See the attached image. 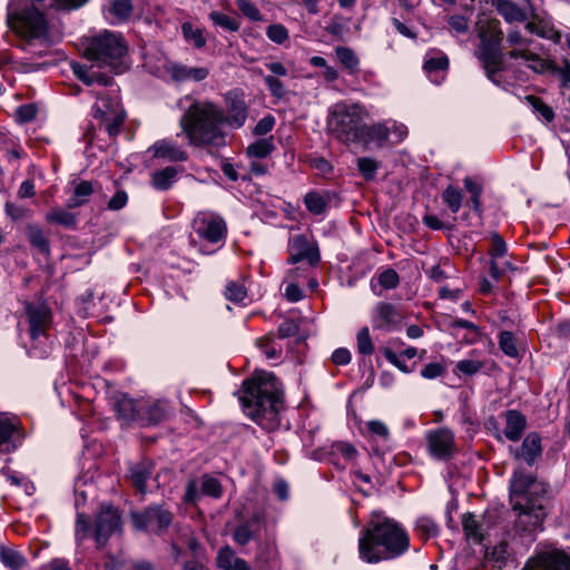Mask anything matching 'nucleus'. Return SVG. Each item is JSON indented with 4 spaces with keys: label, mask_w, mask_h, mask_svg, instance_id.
<instances>
[{
    "label": "nucleus",
    "mask_w": 570,
    "mask_h": 570,
    "mask_svg": "<svg viewBox=\"0 0 570 570\" xmlns=\"http://www.w3.org/2000/svg\"><path fill=\"white\" fill-rule=\"evenodd\" d=\"M226 109L212 100L194 99L179 118V127L188 145L208 151L227 145V134L223 125L232 129L244 126L248 117V106L243 94L230 90L225 94Z\"/></svg>",
    "instance_id": "1"
},
{
    "label": "nucleus",
    "mask_w": 570,
    "mask_h": 570,
    "mask_svg": "<svg viewBox=\"0 0 570 570\" xmlns=\"http://www.w3.org/2000/svg\"><path fill=\"white\" fill-rule=\"evenodd\" d=\"M240 402L245 414L262 429L268 432L278 429L283 389L274 374L258 372L245 380Z\"/></svg>",
    "instance_id": "2"
},
{
    "label": "nucleus",
    "mask_w": 570,
    "mask_h": 570,
    "mask_svg": "<svg viewBox=\"0 0 570 570\" xmlns=\"http://www.w3.org/2000/svg\"><path fill=\"white\" fill-rule=\"evenodd\" d=\"M546 487L531 473L521 469L513 472L510 483V503L515 513V528L532 533L542 529L546 519Z\"/></svg>",
    "instance_id": "3"
},
{
    "label": "nucleus",
    "mask_w": 570,
    "mask_h": 570,
    "mask_svg": "<svg viewBox=\"0 0 570 570\" xmlns=\"http://www.w3.org/2000/svg\"><path fill=\"white\" fill-rule=\"evenodd\" d=\"M409 548L407 533L390 519L371 522L358 540L360 557L367 563L397 558Z\"/></svg>",
    "instance_id": "4"
},
{
    "label": "nucleus",
    "mask_w": 570,
    "mask_h": 570,
    "mask_svg": "<svg viewBox=\"0 0 570 570\" xmlns=\"http://www.w3.org/2000/svg\"><path fill=\"white\" fill-rule=\"evenodd\" d=\"M8 21L21 37L19 48L32 57H42L48 52L50 40L48 21L29 0H18L8 7Z\"/></svg>",
    "instance_id": "5"
},
{
    "label": "nucleus",
    "mask_w": 570,
    "mask_h": 570,
    "mask_svg": "<svg viewBox=\"0 0 570 570\" xmlns=\"http://www.w3.org/2000/svg\"><path fill=\"white\" fill-rule=\"evenodd\" d=\"M82 47L83 55L88 60L108 66L116 72H122L126 69L122 59L127 55L128 47L121 35L104 30L85 38Z\"/></svg>",
    "instance_id": "6"
},
{
    "label": "nucleus",
    "mask_w": 570,
    "mask_h": 570,
    "mask_svg": "<svg viewBox=\"0 0 570 570\" xmlns=\"http://www.w3.org/2000/svg\"><path fill=\"white\" fill-rule=\"evenodd\" d=\"M122 532L120 511L111 504H102L96 513L94 524L85 513H78L76 519V538L82 541L91 535L97 549H104L112 534Z\"/></svg>",
    "instance_id": "7"
},
{
    "label": "nucleus",
    "mask_w": 570,
    "mask_h": 570,
    "mask_svg": "<svg viewBox=\"0 0 570 570\" xmlns=\"http://www.w3.org/2000/svg\"><path fill=\"white\" fill-rule=\"evenodd\" d=\"M326 125L328 132L344 144L363 141V109L358 104L333 105Z\"/></svg>",
    "instance_id": "8"
},
{
    "label": "nucleus",
    "mask_w": 570,
    "mask_h": 570,
    "mask_svg": "<svg viewBox=\"0 0 570 570\" xmlns=\"http://www.w3.org/2000/svg\"><path fill=\"white\" fill-rule=\"evenodd\" d=\"M134 530L154 535H163L173 523L174 514L161 505L153 504L139 511H131Z\"/></svg>",
    "instance_id": "9"
},
{
    "label": "nucleus",
    "mask_w": 570,
    "mask_h": 570,
    "mask_svg": "<svg viewBox=\"0 0 570 570\" xmlns=\"http://www.w3.org/2000/svg\"><path fill=\"white\" fill-rule=\"evenodd\" d=\"M94 118L99 120L111 139H115L125 122L126 111L117 97L100 95L92 107Z\"/></svg>",
    "instance_id": "10"
},
{
    "label": "nucleus",
    "mask_w": 570,
    "mask_h": 570,
    "mask_svg": "<svg viewBox=\"0 0 570 570\" xmlns=\"http://www.w3.org/2000/svg\"><path fill=\"white\" fill-rule=\"evenodd\" d=\"M475 55L481 62L488 79L499 86L501 81L497 78V73L503 70L501 43L490 40L480 41V46Z\"/></svg>",
    "instance_id": "11"
},
{
    "label": "nucleus",
    "mask_w": 570,
    "mask_h": 570,
    "mask_svg": "<svg viewBox=\"0 0 570 570\" xmlns=\"http://www.w3.org/2000/svg\"><path fill=\"white\" fill-rule=\"evenodd\" d=\"M522 570H570V557L558 549L538 551Z\"/></svg>",
    "instance_id": "12"
},
{
    "label": "nucleus",
    "mask_w": 570,
    "mask_h": 570,
    "mask_svg": "<svg viewBox=\"0 0 570 570\" xmlns=\"http://www.w3.org/2000/svg\"><path fill=\"white\" fill-rule=\"evenodd\" d=\"M194 229L200 238L213 244L224 240L227 234L225 220L214 214H199L194 219Z\"/></svg>",
    "instance_id": "13"
},
{
    "label": "nucleus",
    "mask_w": 570,
    "mask_h": 570,
    "mask_svg": "<svg viewBox=\"0 0 570 570\" xmlns=\"http://www.w3.org/2000/svg\"><path fill=\"white\" fill-rule=\"evenodd\" d=\"M29 324V334L33 342L40 338H48V331L52 323V315L46 305L27 303L24 306Z\"/></svg>",
    "instance_id": "14"
},
{
    "label": "nucleus",
    "mask_w": 570,
    "mask_h": 570,
    "mask_svg": "<svg viewBox=\"0 0 570 570\" xmlns=\"http://www.w3.org/2000/svg\"><path fill=\"white\" fill-rule=\"evenodd\" d=\"M403 318L404 313L399 305L379 302L373 308L372 324L375 330L393 331L401 326Z\"/></svg>",
    "instance_id": "15"
},
{
    "label": "nucleus",
    "mask_w": 570,
    "mask_h": 570,
    "mask_svg": "<svg viewBox=\"0 0 570 570\" xmlns=\"http://www.w3.org/2000/svg\"><path fill=\"white\" fill-rule=\"evenodd\" d=\"M289 264H296L306 259L311 266H316L321 261L318 247L311 243L305 235H295L289 239Z\"/></svg>",
    "instance_id": "16"
},
{
    "label": "nucleus",
    "mask_w": 570,
    "mask_h": 570,
    "mask_svg": "<svg viewBox=\"0 0 570 570\" xmlns=\"http://www.w3.org/2000/svg\"><path fill=\"white\" fill-rule=\"evenodd\" d=\"M428 444L431 454L444 460L452 455L454 450V434L449 429H438L428 434Z\"/></svg>",
    "instance_id": "17"
},
{
    "label": "nucleus",
    "mask_w": 570,
    "mask_h": 570,
    "mask_svg": "<svg viewBox=\"0 0 570 570\" xmlns=\"http://www.w3.org/2000/svg\"><path fill=\"white\" fill-rule=\"evenodd\" d=\"M153 157L160 158L169 163L187 161L189 155L186 149L171 139H160L155 141L148 149Z\"/></svg>",
    "instance_id": "18"
},
{
    "label": "nucleus",
    "mask_w": 570,
    "mask_h": 570,
    "mask_svg": "<svg viewBox=\"0 0 570 570\" xmlns=\"http://www.w3.org/2000/svg\"><path fill=\"white\" fill-rule=\"evenodd\" d=\"M139 412L140 425H156L167 419L169 407L164 401H140Z\"/></svg>",
    "instance_id": "19"
},
{
    "label": "nucleus",
    "mask_w": 570,
    "mask_h": 570,
    "mask_svg": "<svg viewBox=\"0 0 570 570\" xmlns=\"http://www.w3.org/2000/svg\"><path fill=\"white\" fill-rule=\"evenodd\" d=\"M167 72L173 80L178 82L188 80L198 82L208 77L209 69L207 67H188L186 65L175 62L167 67Z\"/></svg>",
    "instance_id": "20"
},
{
    "label": "nucleus",
    "mask_w": 570,
    "mask_h": 570,
    "mask_svg": "<svg viewBox=\"0 0 570 570\" xmlns=\"http://www.w3.org/2000/svg\"><path fill=\"white\" fill-rule=\"evenodd\" d=\"M461 522L466 540L475 544H482L487 533L483 521L479 520L474 513L466 512L462 515Z\"/></svg>",
    "instance_id": "21"
},
{
    "label": "nucleus",
    "mask_w": 570,
    "mask_h": 570,
    "mask_svg": "<svg viewBox=\"0 0 570 570\" xmlns=\"http://www.w3.org/2000/svg\"><path fill=\"white\" fill-rule=\"evenodd\" d=\"M541 454V438L538 433L531 432L524 438L520 451H515L514 456L517 459H523L527 464L532 465Z\"/></svg>",
    "instance_id": "22"
},
{
    "label": "nucleus",
    "mask_w": 570,
    "mask_h": 570,
    "mask_svg": "<svg viewBox=\"0 0 570 570\" xmlns=\"http://www.w3.org/2000/svg\"><path fill=\"white\" fill-rule=\"evenodd\" d=\"M476 30L480 41H498L501 43L503 33L500 28V21L485 14H480L476 21Z\"/></svg>",
    "instance_id": "23"
},
{
    "label": "nucleus",
    "mask_w": 570,
    "mask_h": 570,
    "mask_svg": "<svg viewBox=\"0 0 570 570\" xmlns=\"http://www.w3.org/2000/svg\"><path fill=\"white\" fill-rule=\"evenodd\" d=\"M527 428L525 416L518 410H509L505 412L504 435L508 440L517 442L521 439Z\"/></svg>",
    "instance_id": "24"
},
{
    "label": "nucleus",
    "mask_w": 570,
    "mask_h": 570,
    "mask_svg": "<svg viewBox=\"0 0 570 570\" xmlns=\"http://www.w3.org/2000/svg\"><path fill=\"white\" fill-rule=\"evenodd\" d=\"M19 433L9 420H0V453H10L19 445Z\"/></svg>",
    "instance_id": "25"
},
{
    "label": "nucleus",
    "mask_w": 570,
    "mask_h": 570,
    "mask_svg": "<svg viewBox=\"0 0 570 570\" xmlns=\"http://www.w3.org/2000/svg\"><path fill=\"white\" fill-rule=\"evenodd\" d=\"M334 52L337 61L342 65L348 75L356 76L361 72L360 58L352 48L337 46L335 47Z\"/></svg>",
    "instance_id": "26"
},
{
    "label": "nucleus",
    "mask_w": 570,
    "mask_h": 570,
    "mask_svg": "<svg viewBox=\"0 0 570 570\" xmlns=\"http://www.w3.org/2000/svg\"><path fill=\"white\" fill-rule=\"evenodd\" d=\"M154 464L148 461H141L134 464L130 470V480L134 487L141 493L145 494L147 491L146 482L153 474Z\"/></svg>",
    "instance_id": "27"
},
{
    "label": "nucleus",
    "mask_w": 570,
    "mask_h": 570,
    "mask_svg": "<svg viewBox=\"0 0 570 570\" xmlns=\"http://www.w3.org/2000/svg\"><path fill=\"white\" fill-rule=\"evenodd\" d=\"M26 235L30 245L46 258L50 256V242L43 230L36 224H29L26 227Z\"/></svg>",
    "instance_id": "28"
},
{
    "label": "nucleus",
    "mask_w": 570,
    "mask_h": 570,
    "mask_svg": "<svg viewBox=\"0 0 570 570\" xmlns=\"http://www.w3.org/2000/svg\"><path fill=\"white\" fill-rule=\"evenodd\" d=\"M115 406L119 419L127 423H139L140 401L122 396L116 402Z\"/></svg>",
    "instance_id": "29"
},
{
    "label": "nucleus",
    "mask_w": 570,
    "mask_h": 570,
    "mask_svg": "<svg viewBox=\"0 0 570 570\" xmlns=\"http://www.w3.org/2000/svg\"><path fill=\"white\" fill-rule=\"evenodd\" d=\"M92 193L94 185L91 181L81 180L77 183L73 187L71 197H69L67 200V208L73 209L87 204Z\"/></svg>",
    "instance_id": "30"
},
{
    "label": "nucleus",
    "mask_w": 570,
    "mask_h": 570,
    "mask_svg": "<svg viewBox=\"0 0 570 570\" xmlns=\"http://www.w3.org/2000/svg\"><path fill=\"white\" fill-rule=\"evenodd\" d=\"M261 520V514L254 513L249 520L237 525L233 532L234 541L239 546H246L254 538V525Z\"/></svg>",
    "instance_id": "31"
},
{
    "label": "nucleus",
    "mask_w": 570,
    "mask_h": 570,
    "mask_svg": "<svg viewBox=\"0 0 570 570\" xmlns=\"http://www.w3.org/2000/svg\"><path fill=\"white\" fill-rule=\"evenodd\" d=\"M181 33L184 40L195 49H203L206 46L207 38L204 28L197 27L189 21H185L181 24Z\"/></svg>",
    "instance_id": "32"
},
{
    "label": "nucleus",
    "mask_w": 570,
    "mask_h": 570,
    "mask_svg": "<svg viewBox=\"0 0 570 570\" xmlns=\"http://www.w3.org/2000/svg\"><path fill=\"white\" fill-rule=\"evenodd\" d=\"M178 170L176 167L168 166L163 169L156 170L151 175V185L157 190H167L177 180Z\"/></svg>",
    "instance_id": "33"
},
{
    "label": "nucleus",
    "mask_w": 570,
    "mask_h": 570,
    "mask_svg": "<svg viewBox=\"0 0 570 570\" xmlns=\"http://www.w3.org/2000/svg\"><path fill=\"white\" fill-rule=\"evenodd\" d=\"M495 7L507 22H522L527 19L525 12L510 0H498Z\"/></svg>",
    "instance_id": "34"
},
{
    "label": "nucleus",
    "mask_w": 570,
    "mask_h": 570,
    "mask_svg": "<svg viewBox=\"0 0 570 570\" xmlns=\"http://www.w3.org/2000/svg\"><path fill=\"white\" fill-rule=\"evenodd\" d=\"M330 197L326 193L309 191L304 197V204L313 215H322L328 207Z\"/></svg>",
    "instance_id": "35"
},
{
    "label": "nucleus",
    "mask_w": 570,
    "mask_h": 570,
    "mask_svg": "<svg viewBox=\"0 0 570 570\" xmlns=\"http://www.w3.org/2000/svg\"><path fill=\"white\" fill-rule=\"evenodd\" d=\"M255 345L264 353L267 360H278L282 355V345L273 333H268L256 340Z\"/></svg>",
    "instance_id": "36"
},
{
    "label": "nucleus",
    "mask_w": 570,
    "mask_h": 570,
    "mask_svg": "<svg viewBox=\"0 0 570 570\" xmlns=\"http://www.w3.org/2000/svg\"><path fill=\"white\" fill-rule=\"evenodd\" d=\"M463 185L466 191L470 194V204L472 206V209L475 214L479 216H482L483 208L481 203V196L483 193V186L479 181H476L474 178L466 176L463 179Z\"/></svg>",
    "instance_id": "37"
},
{
    "label": "nucleus",
    "mask_w": 570,
    "mask_h": 570,
    "mask_svg": "<svg viewBox=\"0 0 570 570\" xmlns=\"http://www.w3.org/2000/svg\"><path fill=\"white\" fill-rule=\"evenodd\" d=\"M46 220L49 224L61 225L66 228H76L77 216L65 208H53L46 215Z\"/></svg>",
    "instance_id": "38"
},
{
    "label": "nucleus",
    "mask_w": 570,
    "mask_h": 570,
    "mask_svg": "<svg viewBox=\"0 0 570 570\" xmlns=\"http://www.w3.org/2000/svg\"><path fill=\"white\" fill-rule=\"evenodd\" d=\"M0 561L10 570H21L27 564L24 556L11 548H0Z\"/></svg>",
    "instance_id": "39"
},
{
    "label": "nucleus",
    "mask_w": 570,
    "mask_h": 570,
    "mask_svg": "<svg viewBox=\"0 0 570 570\" xmlns=\"http://www.w3.org/2000/svg\"><path fill=\"white\" fill-rule=\"evenodd\" d=\"M441 197L442 202L448 206L452 214H458L460 212L464 195L459 187L454 185H449L442 191Z\"/></svg>",
    "instance_id": "40"
},
{
    "label": "nucleus",
    "mask_w": 570,
    "mask_h": 570,
    "mask_svg": "<svg viewBox=\"0 0 570 570\" xmlns=\"http://www.w3.org/2000/svg\"><path fill=\"white\" fill-rule=\"evenodd\" d=\"M509 557V546L504 541L485 552V560L493 563V567H497L498 569H502L507 564Z\"/></svg>",
    "instance_id": "41"
},
{
    "label": "nucleus",
    "mask_w": 570,
    "mask_h": 570,
    "mask_svg": "<svg viewBox=\"0 0 570 570\" xmlns=\"http://www.w3.org/2000/svg\"><path fill=\"white\" fill-rule=\"evenodd\" d=\"M390 138V129L384 125L376 124L367 127L364 125L363 140L368 139L375 142L379 147L384 146Z\"/></svg>",
    "instance_id": "42"
},
{
    "label": "nucleus",
    "mask_w": 570,
    "mask_h": 570,
    "mask_svg": "<svg viewBox=\"0 0 570 570\" xmlns=\"http://www.w3.org/2000/svg\"><path fill=\"white\" fill-rule=\"evenodd\" d=\"M78 78L87 86L99 85L101 87L111 86L114 78L96 70L76 71Z\"/></svg>",
    "instance_id": "43"
},
{
    "label": "nucleus",
    "mask_w": 570,
    "mask_h": 570,
    "mask_svg": "<svg viewBox=\"0 0 570 570\" xmlns=\"http://www.w3.org/2000/svg\"><path fill=\"white\" fill-rule=\"evenodd\" d=\"M525 101L531 106L532 110L547 122H552L556 118L554 110L548 106L541 98L529 95L525 96Z\"/></svg>",
    "instance_id": "44"
},
{
    "label": "nucleus",
    "mask_w": 570,
    "mask_h": 570,
    "mask_svg": "<svg viewBox=\"0 0 570 570\" xmlns=\"http://www.w3.org/2000/svg\"><path fill=\"white\" fill-rule=\"evenodd\" d=\"M274 149H275L274 139L272 136H269L267 138H262V139L254 141L253 144H250L246 149V154L249 157L265 158Z\"/></svg>",
    "instance_id": "45"
},
{
    "label": "nucleus",
    "mask_w": 570,
    "mask_h": 570,
    "mask_svg": "<svg viewBox=\"0 0 570 570\" xmlns=\"http://www.w3.org/2000/svg\"><path fill=\"white\" fill-rule=\"evenodd\" d=\"M499 347L504 355L515 358L519 356L517 340L514 334L510 331H501L499 333Z\"/></svg>",
    "instance_id": "46"
},
{
    "label": "nucleus",
    "mask_w": 570,
    "mask_h": 570,
    "mask_svg": "<svg viewBox=\"0 0 570 570\" xmlns=\"http://www.w3.org/2000/svg\"><path fill=\"white\" fill-rule=\"evenodd\" d=\"M240 559L229 546H225L219 549L216 562L219 569L232 570L235 568L234 564L238 563Z\"/></svg>",
    "instance_id": "47"
},
{
    "label": "nucleus",
    "mask_w": 570,
    "mask_h": 570,
    "mask_svg": "<svg viewBox=\"0 0 570 570\" xmlns=\"http://www.w3.org/2000/svg\"><path fill=\"white\" fill-rule=\"evenodd\" d=\"M225 297L233 303H243L247 298V288L242 282L229 281L226 285Z\"/></svg>",
    "instance_id": "48"
},
{
    "label": "nucleus",
    "mask_w": 570,
    "mask_h": 570,
    "mask_svg": "<svg viewBox=\"0 0 570 570\" xmlns=\"http://www.w3.org/2000/svg\"><path fill=\"white\" fill-rule=\"evenodd\" d=\"M357 352L363 356H370L374 353V343L370 335L368 327H362L356 334Z\"/></svg>",
    "instance_id": "49"
},
{
    "label": "nucleus",
    "mask_w": 570,
    "mask_h": 570,
    "mask_svg": "<svg viewBox=\"0 0 570 570\" xmlns=\"http://www.w3.org/2000/svg\"><path fill=\"white\" fill-rule=\"evenodd\" d=\"M377 283L384 289H394L400 285V276L395 269L386 267L377 273Z\"/></svg>",
    "instance_id": "50"
},
{
    "label": "nucleus",
    "mask_w": 570,
    "mask_h": 570,
    "mask_svg": "<svg viewBox=\"0 0 570 570\" xmlns=\"http://www.w3.org/2000/svg\"><path fill=\"white\" fill-rule=\"evenodd\" d=\"M209 19L213 21L214 24L222 27L225 30L236 32L239 29V22L223 12L219 11H212L209 13Z\"/></svg>",
    "instance_id": "51"
},
{
    "label": "nucleus",
    "mask_w": 570,
    "mask_h": 570,
    "mask_svg": "<svg viewBox=\"0 0 570 570\" xmlns=\"http://www.w3.org/2000/svg\"><path fill=\"white\" fill-rule=\"evenodd\" d=\"M263 80L272 97L276 98L277 100L284 99L286 97L288 91L279 78L275 76H264Z\"/></svg>",
    "instance_id": "52"
},
{
    "label": "nucleus",
    "mask_w": 570,
    "mask_h": 570,
    "mask_svg": "<svg viewBox=\"0 0 570 570\" xmlns=\"http://www.w3.org/2000/svg\"><path fill=\"white\" fill-rule=\"evenodd\" d=\"M379 167L380 164L373 158L361 157L357 159V168L366 180L374 179Z\"/></svg>",
    "instance_id": "53"
},
{
    "label": "nucleus",
    "mask_w": 570,
    "mask_h": 570,
    "mask_svg": "<svg viewBox=\"0 0 570 570\" xmlns=\"http://www.w3.org/2000/svg\"><path fill=\"white\" fill-rule=\"evenodd\" d=\"M132 10L134 6L131 0H114L110 3V12L121 20L129 18Z\"/></svg>",
    "instance_id": "54"
},
{
    "label": "nucleus",
    "mask_w": 570,
    "mask_h": 570,
    "mask_svg": "<svg viewBox=\"0 0 570 570\" xmlns=\"http://www.w3.org/2000/svg\"><path fill=\"white\" fill-rule=\"evenodd\" d=\"M484 367V363L479 360H462L455 365L454 373H462L464 375H474Z\"/></svg>",
    "instance_id": "55"
},
{
    "label": "nucleus",
    "mask_w": 570,
    "mask_h": 570,
    "mask_svg": "<svg viewBox=\"0 0 570 570\" xmlns=\"http://www.w3.org/2000/svg\"><path fill=\"white\" fill-rule=\"evenodd\" d=\"M325 30L337 39H342L348 31V22L342 17H334L325 27Z\"/></svg>",
    "instance_id": "56"
},
{
    "label": "nucleus",
    "mask_w": 570,
    "mask_h": 570,
    "mask_svg": "<svg viewBox=\"0 0 570 570\" xmlns=\"http://www.w3.org/2000/svg\"><path fill=\"white\" fill-rule=\"evenodd\" d=\"M239 11L252 21H262L263 16L259 9L249 0H236Z\"/></svg>",
    "instance_id": "57"
},
{
    "label": "nucleus",
    "mask_w": 570,
    "mask_h": 570,
    "mask_svg": "<svg viewBox=\"0 0 570 570\" xmlns=\"http://www.w3.org/2000/svg\"><path fill=\"white\" fill-rule=\"evenodd\" d=\"M366 426L372 436L381 441H387L390 439V430L384 422L371 420L366 423Z\"/></svg>",
    "instance_id": "58"
},
{
    "label": "nucleus",
    "mask_w": 570,
    "mask_h": 570,
    "mask_svg": "<svg viewBox=\"0 0 570 570\" xmlns=\"http://www.w3.org/2000/svg\"><path fill=\"white\" fill-rule=\"evenodd\" d=\"M202 492L213 498H219L223 493L220 482L216 478L204 476L202 481Z\"/></svg>",
    "instance_id": "59"
},
{
    "label": "nucleus",
    "mask_w": 570,
    "mask_h": 570,
    "mask_svg": "<svg viewBox=\"0 0 570 570\" xmlns=\"http://www.w3.org/2000/svg\"><path fill=\"white\" fill-rule=\"evenodd\" d=\"M446 372V366L441 362H431L423 366L421 376L425 380L438 379Z\"/></svg>",
    "instance_id": "60"
},
{
    "label": "nucleus",
    "mask_w": 570,
    "mask_h": 570,
    "mask_svg": "<svg viewBox=\"0 0 570 570\" xmlns=\"http://www.w3.org/2000/svg\"><path fill=\"white\" fill-rule=\"evenodd\" d=\"M266 36L273 42L282 45L288 39V31L283 24L275 23L267 27Z\"/></svg>",
    "instance_id": "61"
},
{
    "label": "nucleus",
    "mask_w": 570,
    "mask_h": 570,
    "mask_svg": "<svg viewBox=\"0 0 570 570\" xmlns=\"http://www.w3.org/2000/svg\"><path fill=\"white\" fill-rule=\"evenodd\" d=\"M38 108L33 104H26L16 109V118L20 124H26L36 118Z\"/></svg>",
    "instance_id": "62"
},
{
    "label": "nucleus",
    "mask_w": 570,
    "mask_h": 570,
    "mask_svg": "<svg viewBox=\"0 0 570 570\" xmlns=\"http://www.w3.org/2000/svg\"><path fill=\"white\" fill-rule=\"evenodd\" d=\"M491 240L492 245L491 248L489 249V255L492 258H499L504 256L508 250L504 239L498 233L494 232L491 234Z\"/></svg>",
    "instance_id": "63"
},
{
    "label": "nucleus",
    "mask_w": 570,
    "mask_h": 570,
    "mask_svg": "<svg viewBox=\"0 0 570 570\" xmlns=\"http://www.w3.org/2000/svg\"><path fill=\"white\" fill-rule=\"evenodd\" d=\"M275 125V118L272 115L263 117L254 127L253 134L255 136H265L268 134Z\"/></svg>",
    "instance_id": "64"
}]
</instances>
